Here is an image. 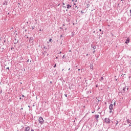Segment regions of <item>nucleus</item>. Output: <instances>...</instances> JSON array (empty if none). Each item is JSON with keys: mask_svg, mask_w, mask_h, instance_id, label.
<instances>
[{"mask_svg": "<svg viewBox=\"0 0 131 131\" xmlns=\"http://www.w3.org/2000/svg\"><path fill=\"white\" fill-rule=\"evenodd\" d=\"M81 14H83V11H81Z\"/></svg>", "mask_w": 131, "mask_h": 131, "instance_id": "nucleus-23", "label": "nucleus"}, {"mask_svg": "<svg viewBox=\"0 0 131 131\" xmlns=\"http://www.w3.org/2000/svg\"><path fill=\"white\" fill-rule=\"evenodd\" d=\"M62 5H63V6H64L65 5V3H62Z\"/></svg>", "mask_w": 131, "mask_h": 131, "instance_id": "nucleus-28", "label": "nucleus"}, {"mask_svg": "<svg viewBox=\"0 0 131 131\" xmlns=\"http://www.w3.org/2000/svg\"><path fill=\"white\" fill-rule=\"evenodd\" d=\"M129 12L130 13V16H131V9L129 10Z\"/></svg>", "mask_w": 131, "mask_h": 131, "instance_id": "nucleus-29", "label": "nucleus"}, {"mask_svg": "<svg viewBox=\"0 0 131 131\" xmlns=\"http://www.w3.org/2000/svg\"><path fill=\"white\" fill-rule=\"evenodd\" d=\"M35 28V27H34V26H32V29H34Z\"/></svg>", "mask_w": 131, "mask_h": 131, "instance_id": "nucleus-15", "label": "nucleus"}, {"mask_svg": "<svg viewBox=\"0 0 131 131\" xmlns=\"http://www.w3.org/2000/svg\"><path fill=\"white\" fill-rule=\"evenodd\" d=\"M63 8H66V7H65V6H63Z\"/></svg>", "mask_w": 131, "mask_h": 131, "instance_id": "nucleus-36", "label": "nucleus"}, {"mask_svg": "<svg viewBox=\"0 0 131 131\" xmlns=\"http://www.w3.org/2000/svg\"><path fill=\"white\" fill-rule=\"evenodd\" d=\"M56 59H58V57L56 56Z\"/></svg>", "mask_w": 131, "mask_h": 131, "instance_id": "nucleus-35", "label": "nucleus"}, {"mask_svg": "<svg viewBox=\"0 0 131 131\" xmlns=\"http://www.w3.org/2000/svg\"><path fill=\"white\" fill-rule=\"evenodd\" d=\"M115 105H116V101H115L114 103V106H115Z\"/></svg>", "mask_w": 131, "mask_h": 131, "instance_id": "nucleus-16", "label": "nucleus"}, {"mask_svg": "<svg viewBox=\"0 0 131 131\" xmlns=\"http://www.w3.org/2000/svg\"><path fill=\"white\" fill-rule=\"evenodd\" d=\"M100 79H101V80H103V79H104V78L103 77H101Z\"/></svg>", "mask_w": 131, "mask_h": 131, "instance_id": "nucleus-18", "label": "nucleus"}, {"mask_svg": "<svg viewBox=\"0 0 131 131\" xmlns=\"http://www.w3.org/2000/svg\"><path fill=\"white\" fill-rule=\"evenodd\" d=\"M129 40H130V39L129 38V37H128L127 38V39L126 40L125 43L127 45V43H128L129 42Z\"/></svg>", "mask_w": 131, "mask_h": 131, "instance_id": "nucleus-4", "label": "nucleus"}, {"mask_svg": "<svg viewBox=\"0 0 131 131\" xmlns=\"http://www.w3.org/2000/svg\"><path fill=\"white\" fill-rule=\"evenodd\" d=\"M47 51H45L43 52H42V55H43V56H45L46 54H47Z\"/></svg>", "mask_w": 131, "mask_h": 131, "instance_id": "nucleus-12", "label": "nucleus"}, {"mask_svg": "<svg viewBox=\"0 0 131 131\" xmlns=\"http://www.w3.org/2000/svg\"><path fill=\"white\" fill-rule=\"evenodd\" d=\"M97 121H98V119H97Z\"/></svg>", "mask_w": 131, "mask_h": 131, "instance_id": "nucleus-53", "label": "nucleus"}, {"mask_svg": "<svg viewBox=\"0 0 131 131\" xmlns=\"http://www.w3.org/2000/svg\"><path fill=\"white\" fill-rule=\"evenodd\" d=\"M38 121L39 123H40L41 124H42V123H43V119L42 118V117H40L39 118Z\"/></svg>", "mask_w": 131, "mask_h": 131, "instance_id": "nucleus-3", "label": "nucleus"}, {"mask_svg": "<svg viewBox=\"0 0 131 131\" xmlns=\"http://www.w3.org/2000/svg\"><path fill=\"white\" fill-rule=\"evenodd\" d=\"M100 100H99L98 101V102H99Z\"/></svg>", "mask_w": 131, "mask_h": 131, "instance_id": "nucleus-52", "label": "nucleus"}, {"mask_svg": "<svg viewBox=\"0 0 131 131\" xmlns=\"http://www.w3.org/2000/svg\"><path fill=\"white\" fill-rule=\"evenodd\" d=\"M56 66H57V64H55L54 66V68H56Z\"/></svg>", "mask_w": 131, "mask_h": 131, "instance_id": "nucleus-17", "label": "nucleus"}, {"mask_svg": "<svg viewBox=\"0 0 131 131\" xmlns=\"http://www.w3.org/2000/svg\"><path fill=\"white\" fill-rule=\"evenodd\" d=\"M109 109H110V113H112V112H113V111L112 110H113V104H111L109 106Z\"/></svg>", "mask_w": 131, "mask_h": 131, "instance_id": "nucleus-2", "label": "nucleus"}, {"mask_svg": "<svg viewBox=\"0 0 131 131\" xmlns=\"http://www.w3.org/2000/svg\"><path fill=\"white\" fill-rule=\"evenodd\" d=\"M103 31L101 32L102 34H103Z\"/></svg>", "mask_w": 131, "mask_h": 131, "instance_id": "nucleus-37", "label": "nucleus"}, {"mask_svg": "<svg viewBox=\"0 0 131 131\" xmlns=\"http://www.w3.org/2000/svg\"><path fill=\"white\" fill-rule=\"evenodd\" d=\"M60 45H62V42L60 43Z\"/></svg>", "mask_w": 131, "mask_h": 131, "instance_id": "nucleus-44", "label": "nucleus"}, {"mask_svg": "<svg viewBox=\"0 0 131 131\" xmlns=\"http://www.w3.org/2000/svg\"><path fill=\"white\" fill-rule=\"evenodd\" d=\"M78 71H80V69H78Z\"/></svg>", "mask_w": 131, "mask_h": 131, "instance_id": "nucleus-34", "label": "nucleus"}, {"mask_svg": "<svg viewBox=\"0 0 131 131\" xmlns=\"http://www.w3.org/2000/svg\"><path fill=\"white\" fill-rule=\"evenodd\" d=\"M93 53H95V51H94Z\"/></svg>", "mask_w": 131, "mask_h": 131, "instance_id": "nucleus-49", "label": "nucleus"}, {"mask_svg": "<svg viewBox=\"0 0 131 131\" xmlns=\"http://www.w3.org/2000/svg\"><path fill=\"white\" fill-rule=\"evenodd\" d=\"M91 47L92 48V49H93L94 50H96V46H93V45H91Z\"/></svg>", "mask_w": 131, "mask_h": 131, "instance_id": "nucleus-11", "label": "nucleus"}, {"mask_svg": "<svg viewBox=\"0 0 131 131\" xmlns=\"http://www.w3.org/2000/svg\"><path fill=\"white\" fill-rule=\"evenodd\" d=\"M64 96L66 98H67V94H64Z\"/></svg>", "mask_w": 131, "mask_h": 131, "instance_id": "nucleus-24", "label": "nucleus"}, {"mask_svg": "<svg viewBox=\"0 0 131 131\" xmlns=\"http://www.w3.org/2000/svg\"><path fill=\"white\" fill-rule=\"evenodd\" d=\"M6 69H8V70H9L10 69V68L8 67L6 68Z\"/></svg>", "mask_w": 131, "mask_h": 131, "instance_id": "nucleus-26", "label": "nucleus"}, {"mask_svg": "<svg viewBox=\"0 0 131 131\" xmlns=\"http://www.w3.org/2000/svg\"><path fill=\"white\" fill-rule=\"evenodd\" d=\"M39 31H41V29H40V30H39Z\"/></svg>", "mask_w": 131, "mask_h": 131, "instance_id": "nucleus-38", "label": "nucleus"}, {"mask_svg": "<svg viewBox=\"0 0 131 131\" xmlns=\"http://www.w3.org/2000/svg\"><path fill=\"white\" fill-rule=\"evenodd\" d=\"M86 8H87L88 9H89V8H90V4H87V5H86Z\"/></svg>", "mask_w": 131, "mask_h": 131, "instance_id": "nucleus-14", "label": "nucleus"}, {"mask_svg": "<svg viewBox=\"0 0 131 131\" xmlns=\"http://www.w3.org/2000/svg\"><path fill=\"white\" fill-rule=\"evenodd\" d=\"M64 71V69H62V71Z\"/></svg>", "mask_w": 131, "mask_h": 131, "instance_id": "nucleus-47", "label": "nucleus"}, {"mask_svg": "<svg viewBox=\"0 0 131 131\" xmlns=\"http://www.w3.org/2000/svg\"><path fill=\"white\" fill-rule=\"evenodd\" d=\"M17 42H18V41H17V42H16L15 43H17Z\"/></svg>", "mask_w": 131, "mask_h": 131, "instance_id": "nucleus-41", "label": "nucleus"}, {"mask_svg": "<svg viewBox=\"0 0 131 131\" xmlns=\"http://www.w3.org/2000/svg\"><path fill=\"white\" fill-rule=\"evenodd\" d=\"M100 108H101V107H100V106L98 107V110H100Z\"/></svg>", "mask_w": 131, "mask_h": 131, "instance_id": "nucleus-19", "label": "nucleus"}, {"mask_svg": "<svg viewBox=\"0 0 131 131\" xmlns=\"http://www.w3.org/2000/svg\"><path fill=\"white\" fill-rule=\"evenodd\" d=\"M64 58H65V55H64L62 56V59H64Z\"/></svg>", "mask_w": 131, "mask_h": 131, "instance_id": "nucleus-21", "label": "nucleus"}, {"mask_svg": "<svg viewBox=\"0 0 131 131\" xmlns=\"http://www.w3.org/2000/svg\"><path fill=\"white\" fill-rule=\"evenodd\" d=\"M50 83H52V81H50Z\"/></svg>", "mask_w": 131, "mask_h": 131, "instance_id": "nucleus-46", "label": "nucleus"}, {"mask_svg": "<svg viewBox=\"0 0 131 131\" xmlns=\"http://www.w3.org/2000/svg\"><path fill=\"white\" fill-rule=\"evenodd\" d=\"M30 129V128L29 126H27L26 127V131H29V130Z\"/></svg>", "mask_w": 131, "mask_h": 131, "instance_id": "nucleus-8", "label": "nucleus"}, {"mask_svg": "<svg viewBox=\"0 0 131 131\" xmlns=\"http://www.w3.org/2000/svg\"><path fill=\"white\" fill-rule=\"evenodd\" d=\"M70 52H71V50H70Z\"/></svg>", "mask_w": 131, "mask_h": 131, "instance_id": "nucleus-51", "label": "nucleus"}, {"mask_svg": "<svg viewBox=\"0 0 131 131\" xmlns=\"http://www.w3.org/2000/svg\"><path fill=\"white\" fill-rule=\"evenodd\" d=\"M49 41H50V42L52 41V38H50V39H49Z\"/></svg>", "mask_w": 131, "mask_h": 131, "instance_id": "nucleus-22", "label": "nucleus"}, {"mask_svg": "<svg viewBox=\"0 0 131 131\" xmlns=\"http://www.w3.org/2000/svg\"><path fill=\"white\" fill-rule=\"evenodd\" d=\"M23 110V108H21V110Z\"/></svg>", "mask_w": 131, "mask_h": 131, "instance_id": "nucleus-48", "label": "nucleus"}, {"mask_svg": "<svg viewBox=\"0 0 131 131\" xmlns=\"http://www.w3.org/2000/svg\"><path fill=\"white\" fill-rule=\"evenodd\" d=\"M1 83H2L1 82H0V84H1Z\"/></svg>", "mask_w": 131, "mask_h": 131, "instance_id": "nucleus-54", "label": "nucleus"}, {"mask_svg": "<svg viewBox=\"0 0 131 131\" xmlns=\"http://www.w3.org/2000/svg\"><path fill=\"white\" fill-rule=\"evenodd\" d=\"M29 42L32 43L33 42V37H30L29 39Z\"/></svg>", "mask_w": 131, "mask_h": 131, "instance_id": "nucleus-5", "label": "nucleus"}, {"mask_svg": "<svg viewBox=\"0 0 131 131\" xmlns=\"http://www.w3.org/2000/svg\"><path fill=\"white\" fill-rule=\"evenodd\" d=\"M127 122L128 123H130V120H129V119H127Z\"/></svg>", "mask_w": 131, "mask_h": 131, "instance_id": "nucleus-13", "label": "nucleus"}, {"mask_svg": "<svg viewBox=\"0 0 131 131\" xmlns=\"http://www.w3.org/2000/svg\"><path fill=\"white\" fill-rule=\"evenodd\" d=\"M19 100H22V98L20 97Z\"/></svg>", "mask_w": 131, "mask_h": 131, "instance_id": "nucleus-31", "label": "nucleus"}, {"mask_svg": "<svg viewBox=\"0 0 131 131\" xmlns=\"http://www.w3.org/2000/svg\"><path fill=\"white\" fill-rule=\"evenodd\" d=\"M91 68H92V67H91Z\"/></svg>", "mask_w": 131, "mask_h": 131, "instance_id": "nucleus-55", "label": "nucleus"}, {"mask_svg": "<svg viewBox=\"0 0 131 131\" xmlns=\"http://www.w3.org/2000/svg\"><path fill=\"white\" fill-rule=\"evenodd\" d=\"M43 49H45L46 50H47V47H46V46H44Z\"/></svg>", "mask_w": 131, "mask_h": 131, "instance_id": "nucleus-20", "label": "nucleus"}, {"mask_svg": "<svg viewBox=\"0 0 131 131\" xmlns=\"http://www.w3.org/2000/svg\"><path fill=\"white\" fill-rule=\"evenodd\" d=\"M70 70V68L69 69V71Z\"/></svg>", "mask_w": 131, "mask_h": 131, "instance_id": "nucleus-45", "label": "nucleus"}, {"mask_svg": "<svg viewBox=\"0 0 131 131\" xmlns=\"http://www.w3.org/2000/svg\"><path fill=\"white\" fill-rule=\"evenodd\" d=\"M104 122L107 124H109L111 122V120L109 118H104Z\"/></svg>", "mask_w": 131, "mask_h": 131, "instance_id": "nucleus-1", "label": "nucleus"}, {"mask_svg": "<svg viewBox=\"0 0 131 131\" xmlns=\"http://www.w3.org/2000/svg\"><path fill=\"white\" fill-rule=\"evenodd\" d=\"M99 31H102V30L100 29H99Z\"/></svg>", "mask_w": 131, "mask_h": 131, "instance_id": "nucleus-32", "label": "nucleus"}, {"mask_svg": "<svg viewBox=\"0 0 131 131\" xmlns=\"http://www.w3.org/2000/svg\"><path fill=\"white\" fill-rule=\"evenodd\" d=\"M28 62H29V59L28 60Z\"/></svg>", "mask_w": 131, "mask_h": 131, "instance_id": "nucleus-42", "label": "nucleus"}, {"mask_svg": "<svg viewBox=\"0 0 131 131\" xmlns=\"http://www.w3.org/2000/svg\"><path fill=\"white\" fill-rule=\"evenodd\" d=\"M126 89V90H128V88H126V87H124L123 88V93H124V92H125V89Z\"/></svg>", "mask_w": 131, "mask_h": 131, "instance_id": "nucleus-6", "label": "nucleus"}, {"mask_svg": "<svg viewBox=\"0 0 131 131\" xmlns=\"http://www.w3.org/2000/svg\"><path fill=\"white\" fill-rule=\"evenodd\" d=\"M22 97H23V98H25V96H24V95H23Z\"/></svg>", "mask_w": 131, "mask_h": 131, "instance_id": "nucleus-25", "label": "nucleus"}, {"mask_svg": "<svg viewBox=\"0 0 131 131\" xmlns=\"http://www.w3.org/2000/svg\"><path fill=\"white\" fill-rule=\"evenodd\" d=\"M58 54H62V52H60Z\"/></svg>", "mask_w": 131, "mask_h": 131, "instance_id": "nucleus-30", "label": "nucleus"}, {"mask_svg": "<svg viewBox=\"0 0 131 131\" xmlns=\"http://www.w3.org/2000/svg\"><path fill=\"white\" fill-rule=\"evenodd\" d=\"M95 117L96 118V119H98V118L100 117V116L99 115H96Z\"/></svg>", "mask_w": 131, "mask_h": 131, "instance_id": "nucleus-9", "label": "nucleus"}, {"mask_svg": "<svg viewBox=\"0 0 131 131\" xmlns=\"http://www.w3.org/2000/svg\"><path fill=\"white\" fill-rule=\"evenodd\" d=\"M60 37H62V35H60Z\"/></svg>", "mask_w": 131, "mask_h": 131, "instance_id": "nucleus-40", "label": "nucleus"}, {"mask_svg": "<svg viewBox=\"0 0 131 131\" xmlns=\"http://www.w3.org/2000/svg\"><path fill=\"white\" fill-rule=\"evenodd\" d=\"M75 8H77V6H75Z\"/></svg>", "mask_w": 131, "mask_h": 131, "instance_id": "nucleus-39", "label": "nucleus"}, {"mask_svg": "<svg viewBox=\"0 0 131 131\" xmlns=\"http://www.w3.org/2000/svg\"><path fill=\"white\" fill-rule=\"evenodd\" d=\"M72 1L74 2V0H72Z\"/></svg>", "mask_w": 131, "mask_h": 131, "instance_id": "nucleus-43", "label": "nucleus"}, {"mask_svg": "<svg viewBox=\"0 0 131 131\" xmlns=\"http://www.w3.org/2000/svg\"><path fill=\"white\" fill-rule=\"evenodd\" d=\"M98 86H99V85L97 84V85H96V88H98Z\"/></svg>", "mask_w": 131, "mask_h": 131, "instance_id": "nucleus-27", "label": "nucleus"}, {"mask_svg": "<svg viewBox=\"0 0 131 131\" xmlns=\"http://www.w3.org/2000/svg\"><path fill=\"white\" fill-rule=\"evenodd\" d=\"M116 123L115 126H118V123H119V121L118 120H116Z\"/></svg>", "mask_w": 131, "mask_h": 131, "instance_id": "nucleus-7", "label": "nucleus"}, {"mask_svg": "<svg viewBox=\"0 0 131 131\" xmlns=\"http://www.w3.org/2000/svg\"><path fill=\"white\" fill-rule=\"evenodd\" d=\"M31 131H34L33 129H32Z\"/></svg>", "mask_w": 131, "mask_h": 131, "instance_id": "nucleus-33", "label": "nucleus"}, {"mask_svg": "<svg viewBox=\"0 0 131 131\" xmlns=\"http://www.w3.org/2000/svg\"><path fill=\"white\" fill-rule=\"evenodd\" d=\"M67 9H70V8H71V6L69 5V4H68L67 5Z\"/></svg>", "mask_w": 131, "mask_h": 131, "instance_id": "nucleus-10", "label": "nucleus"}, {"mask_svg": "<svg viewBox=\"0 0 131 131\" xmlns=\"http://www.w3.org/2000/svg\"><path fill=\"white\" fill-rule=\"evenodd\" d=\"M122 2L123 1V0H121Z\"/></svg>", "mask_w": 131, "mask_h": 131, "instance_id": "nucleus-50", "label": "nucleus"}]
</instances>
